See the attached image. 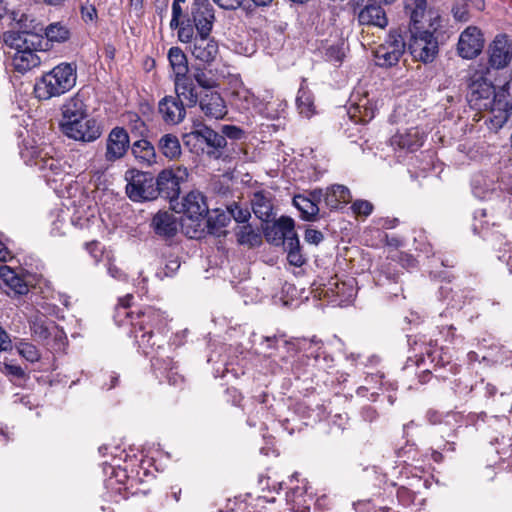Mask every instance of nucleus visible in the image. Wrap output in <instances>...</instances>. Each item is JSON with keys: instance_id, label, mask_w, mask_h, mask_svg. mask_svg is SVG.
<instances>
[{"instance_id": "37998d69", "label": "nucleus", "mask_w": 512, "mask_h": 512, "mask_svg": "<svg viewBox=\"0 0 512 512\" xmlns=\"http://www.w3.org/2000/svg\"><path fill=\"white\" fill-rule=\"evenodd\" d=\"M67 138L86 144L96 141L101 136V130H63Z\"/></svg>"}, {"instance_id": "de8ad7c7", "label": "nucleus", "mask_w": 512, "mask_h": 512, "mask_svg": "<svg viewBox=\"0 0 512 512\" xmlns=\"http://www.w3.org/2000/svg\"><path fill=\"white\" fill-rule=\"evenodd\" d=\"M472 190L476 197L484 199L495 190V184L492 181L488 184L482 176H477L472 181Z\"/></svg>"}, {"instance_id": "69168bd1", "label": "nucleus", "mask_w": 512, "mask_h": 512, "mask_svg": "<svg viewBox=\"0 0 512 512\" xmlns=\"http://www.w3.org/2000/svg\"><path fill=\"white\" fill-rule=\"evenodd\" d=\"M219 7L227 10L239 8L243 0H213Z\"/></svg>"}, {"instance_id": "2f4dec72", "label": "nucleus", "mask_w": 512, "mask_h": 512, "mask_svg": "<svg viewBox=\"0 0 512 512\" xmlns=\"http://www.w3.org/2000/svg\"><path fill=\"white\" fill-rule=\"evenodd\" d=\"M0 280L1 285L15 295H24L29 291L27 283L9 266H0Z\"/></svg>"}, {"instance_id": "f704fd0d", "label": "nucleus", "mask_w": 512, "mask_h": 512, "mask_svg": "<svg viewBox=\"0 0 512 512\" xmlns=\"http://www.w3.org/2000/svg\"><path fill=\"white\" fill-rule=\"evenodd\" d=\"M429 361L433 365L434 370L437 368H445L451 364V357L443 348L433 347L429 345L425 348V355L421 357V362Z\"/></svg>"}, {"instance_id": "c9c22d12", "label": "nucleus", "mask_w": 512, "mask_h": 512, "mask_svg": "<svg viewBox=\"0 0 512 512\" xmlns=\"http://www.w3.org/2000/svg\"><path fill=\"white\" fill-rule=\"evenodd\" d=\"M293 205L299 210L301 217L306 221H313L319 213V207L312 202L306 195H295L293 197Z\"/></svg>"}, {"instance_id": "1a4fd4ad", "label": "nucleus", "mask_w": 512, "mask_h": 512, "mask_svg": "<svg viewBox=\"0 0 512 512\" xmlns=\"http://www.w3.org/2000/svg\"><path fill=\"white\" fill-rule=\"evenodd\" d=\"M188 176V169L181 165L162 170L154 179L158 196L173 202L179 197L180 185L187 181Z\"/></svg>"}, {"instance_id": "cd10ccee", "label": "nucleus", "mask_w": 512, "mask_h": 512, "mask_svg": "<svg viewBox=\"0 0 512 512\" xmlns=\"http://www.w3.org/2000/svg\"><path fill=\"white\" fill-rule=\"evenodd\" d=\"M193 8L192 17L197 31L196 36H210L215 20L214 10L210 4L196 5Z\"/></svg>"}, {"instance_id": "0e129e2a", "label": "nucleus", "mask_w": 512, "mask_h": 512, "mask_svg": "<svg viewBox=\"0 0 512 512\" xmlns=\"http://www.w3.org/2000/svg\"><path fill=\"white\" fill-rule=\"evenodd\" d=\"M12 349V341L5 329L0 326V351H8Z\"/></svg>"}, {"instance_id": "a19ab883", "label": "nucleus", "mask_w": 512, "mask_h": 512, "mask_svg": "<svg viewBox=\"0 0 512 512\" xmlns=\"http://www.w3.org/2000/svg\"><path fill=\"white\" fill-rule=\"evenodd\" d=\"M237 241L240 245L256 247L262 243V237L250 224L242 225L236 231Z\"/></svg>"}, {"instance_id": "6e6d98bb", "label": "nucleus", "mask_w": 512, "mask_h": 512, "mask_svg": "<svg viewBox=\"0 0 512 512\" xmlns=\"http://www.w3.org/2000/svg\"><path fill=\"white\" fill-rule=\"evenodd\" d=\"M325 57L330 62L340 64L345 57V52L342 46L332 45L326 49Z\"/></svg>"}, {"instance_id": "423d86ee", "label": "nucleus", "mask_w": 512, "mask_h": 512, "mask_svg": "<svg viewBox=\"0 0 512 512\" xmlns=\"http://www.w3.org/2000/svg\"><path fill=\"white\" fill-rule=\"evenodd\" d=\"M126 193L134 202L150 201L158 197L155 181L151 174L138 170H128Z\"/></svg>"}, {"instance_id": "412c9836", "label": "nucleus", "mask_w": 512, "mask_h": 512, "mask_svg": "<svg viewBox=\"0 0 512 512\" xmlns=\"http://www.w3.org/2000/svg\"><path fill=\"white\" fill-rule=\"evenodd\" d=\"M185 143L190 144L191 141H195L199 149L205 151L207 148V154L212 155L214 151L219 148H223L226 145V138L223 134L218 133L216 130H191L189 134L184 135Z\"/></svg>"}, {"instance_id": "aec40b11", "label": "nucleus", "mask_w": 512, "mask_h": 512, "mask_svg": "<svg viewBox=\"0 0 512 512\" xmlns=\"http://www.w3.org/2000/svg\"><path fill=\"white\" fill-rule=\"evenodd\" d=\"M284 348L290 354L289 357L294 358L292 361L289 358L283 357L282 361L286 370H291L297 377L311 373L313 371V360L306 357V351L298 347V343L285 342Z\"/></svg>"}, {"instance_id": "4be33fe9", "label": "nucleus", "mask_w": 512, "mask_h": 512, "mask_svg": "<svg viewBox=\"0 0 512 512\" xmlns=\"http://www.w3.org/2000/svg\"><path fill=\"white\" fill-rule=\"evenodd\" d=\"M183 97L166 96L159 102V112L167 125H178L185 117Z\"/></svg>"}, {"instance_id": "b1692460", "label": "nucleus", "mask_w": 512, "mask_h": 512, "mask_svg": "<svg viewBox=\"0 0 512 512\" xmlns=\"http://www.w3.org/2000/svg\"><path fill=\"white\" fill-rule=\"evenodd\" d=\"M191 52L197 60L209 64L218 55V43L210 36H195Z\"/></svg>"}, {"instance_id": "79ce46f5", "label": "nucleus", "mask_w": 512, "mask_h": 512, "mask_svg": "<svg viewBox=\"0 0 512 512\" xmlns=\"http://www.w3.org/2000/svg\"><path fill=\"white\" fill-rule=\"evenodd\" d=\"M159 150L166 158L176 159L181 154L179 139L172 134L162 136L159 140Z\"/></svg>"}, {"instance_id": "58836bf2", "label": "nucleus", "mask_w": 512, "mask_h": 512, "mask_svg": "<svg viewBox=\"0 0 512 512\" xmlns=\"http://www.w3.org/2000/svg\"><path fill=\"white\" fill-rule=\"evenodd\" d=\"M283 246L287 252V260L289 264L295 267H301L305 263L306 259L301 253L300 241L297 234L289 237L288 241H285Z\"/></svg>"}, {"instance_id": "a211bd4d", "label": "nucleus", "mask_w": 512, "mask_h": 512, "mask_svg": "<svg viewBox=\"0 0 512 512\" xmlns=\"http://www.w3.org/2000/svg\"><path fill=\"white\" fill-rule=\"evenodd\" d=\"M180 212L199 225L209 213L205 196L199 191L189 192L182 199Z\"/></svg>"}, {"instance_id": "72a5a7b5", "label": "nucleus", "mask_w": 512, "mask_h": 512, "mask_svg": "<svg viewBox=\"0 0 512 512\" xmlns=\"http://www.w3.org/2000/svg\"><path fill=\"white\" fill-rule=\"evenodd\" d=\"M252 210L257 218L268 221L272 216L271 194L264 191L254 193L251 199Z\"/></svg>"}, {"instance_id": "c03bdc74", "label": "nucleus", "mask_w": 512, "mask_h": 512, "mask_svg": "<svg viewBox=\"0 0 512 512\" xmlns=\"http://www.w3.org/2000/svg\"><path fill=\"white\" fill-rule=\"evenodd\" d=\"M233 100L236 104L240 105L243 109H250L256 107L257 99L254 94L245 87H239L232 92Z\"/></svg>"}, {"instance_id": "864d4df0", "label": "nucleus", "mask_w": 512, "mask_h": 512, "mask_svg": "<svg viewBox=\"0 0 512 512\" xmlns=\"http://www.w3.org/2000/svg\"><path fill=\"white\" fill-rule=\"evenodd\" d=\"M194 27L189 23H181L178 29V39L182 43H194L195 39Z\"/></svg>"}, {"instance_id": "bf43d9fd", "label": "nucleus", "mask_w": 512, "mask_h": 512, "mask_svg": "<svg viewBox=\"0 0 512 512\" xmlns=\"http://www.w3.org/2000/svg\"><path fill=\"white\" fill-rule=\"evenodd\" d=\"M455 330L453 324H441L439 326V333L443 335L446 341L451 343L456 339Z\"/></svg>"}, {"instance_id": "7ed1b4c3", "label": "nucleus", "mask_w": 512, "mask_h": 512, "mask_svg": "<svg viewBox=\"0 0 512 512\" xmlns=\"http://www.w3.org/2000/svg\"><path fill=\"white\" fill-rule=\"evenodd\" d=\"M5 43L15 49L12 56V65L19 73H26L38 67L41 58L37 54V47L41 46V38L27 30L10 31L5 34Z\"/></svg>"}, {"instance_id": "f03ea898", "label": "nucleus", "mask_w": 512, "mask_h": 512, "mask_svg": "<svg viewBox=\"0 0 512 512\" xmlns=\"http://www.w3.org/2000/svg\"><path fill=\"white\" fill-rule=\"evenodd\" d=\"M506 84L498 92L491 81L476 72L469 85V102L479 109H490L489 120L494 128H502L512 118V105L506 100Z\"/></svg>"}, {"instance_id": "bb28decb", "label": "nucleus", "mask_w": 512, "mask_h": 512, "mask_svg": "<svg viewBox=\"0 0 512 512\" xmlns=\"http://www.w3.org/2000/svg\"><path fill=\"white\" fill-rule=\"evenodd\" d=\"M356 292L355 279L353 278L345 281L334 279L329 282L327 288V294L334 297L335 301L341 306L350 303L355 298Z\"/></svg>"}, {"instance_id": "9d476101", "label": "nucleus", "mask_w": 512, "mask_h": 512, "mask_svg": "<svg viewBox=\"0 0 512 512\" xmlns=\"http://www.w3.org/2000/svg\"><path fill=\"white\" fill-rule=\"evenodd\" d=\"M375 109L374 97L362 87H358L350 96L347 115L353 124L366 125L374 118Z\"/></svg>"}, {"instance_id": "7c9ffc66", "label": "nucleus", "mask_w": 512, "mask_h": 512, "mask_svg": "<svg viewBox=\"0 0 512 512\" xmlns=\"http://www.w3.org/2000/svg\"><path fill=\"white\" fill-rule=\"evenodd\" d=\"M403 7L409 18L410 29H420L427 12V0H403Z\"/></svg>"}, {"instance_id": "ddd939ff", "label": "nucleus", "mask_w": 512, "mask_h": 512, "mask_svg": "<svg viewBox=\"0 0 512 512\" xmlns=\"http://www.w3.org/2000/svg\"><path fill=\"white\" fill-rule=\"evenodd\" d=\"M487 53L490 67L504 69L512 60V42L507 35L499 34L489 44Z\"/></svg>"}, {"instance_id": "13d9d810", "label": "nucleus", "mask_w": 512, "mask_h": 512, "mask_svg": "<svg viewBox=\"0 0 512 512\" xmlns=\"http://www.w3.org/2000/svg\"><path fill=\"white\" fill-rule=\"evenodd\" d=\"M437 449H433L431 453V458L439 463L443 460V454L442 452H452L449 450V445H447V440L445 442L437 441L435 443Z\"/></svg>"}, {"instance_id": "0eeeda50", "label": "nucleus", "mask_w": 512, "mask_h": 512, "mask_svg": "<svg viewBox=\"0 0 512 512\" xmlns=\"http://www.w3.org/2000/svg\"><path fill=\"white\" fill-rule=\"evenodd\" d=\"M407 44L401 31L390 30L385 41L380 44L374 53L376 64L380 67L396 65L406 51Z\"/></svg>"}, {"instance_id": "f3484780", "label": "nucleus", "mask_w": 512, "mask_h": 512, "mask_svg": "<svg viewBox=\"0 0 512 512\" xmlns=\"http://www.w3.org/2000/svg\"><path fill=\"white\" fill-rule=\"evenodd\" d=\"M179 225V218L173 212L159 210L153 215L149 226L158 238L169 240L176 236Z\"/></svg>"}, {"instance_id": "603ef678", "label": "nucleus", "mask_w": 512, "mask_h": 512, "mask_svg": "<svg viewBox=\"0 0 512 512\" xmlns=\"http://www.w3.org/2000/svg\"><path fill=\"white\" fill-rule=\"evenodd\" d=\"M193 78L205 90H211L217 85L216 80L202 69H196Z\"/></svg>"}, {"instance_id": "a878e982", "label": "nucleus", "mask_w": 512, "mask_h": 512, "mask_svg": "<svg viewBox=\"0 0 512 512\" xmlns=\"http://www.w3.org/2000/svg\"><path fill=\"white\" fill-rule=\"evenodd\" d=\"M358 21L360 25L374 26L381 29L388 25V18L383 5L369 2L359 11Z\"/></svg>"}, {"instance_id": "dca6fc26", "label": "nucleus", "mask_w": 512, "mask_h": 512, "mask_svg": "<svg viewBox=\"0 0 512 512\" xmlns=\"http://www.w3.org/2000/svg\"><path fill=\"white\" fill-rule=\"evenodd\" d=\"M33 165L43 173V177L48 183L63 181L71 168L66 161L48 156L47 152H44Z\"/></svg>"}, {"instance_id": "5fc2aeb1", "label": "nucleus", "mask_w": 512, "mask_h": 512, "mask_svg": "<svg viewBox=\"0 0 512 512\" xmlns=\"http://www.w3.org/2000/svg\"><path fill=\"white\" fill-rule=\"evenodd\" d=\"M351 209L358 216H369L373 212V204L367 200H356Z\"/></svg>"}, {"instance_id": "f8f14e48", "label": "nucleus", "mask_w": 512, "mask_h": 512, "mask_svg": "<svg viewBox=\"0 0 512 512\" xmlns=\"http://www.w3.org/2000/svg\"><path fill=\"white\" fill-rule=\"evenodd\" d=\"M484 36L476 26H468L459 36L457 52L463 59H474L483 50Z\"/></svg>"}, {"instance_id": "473e14b6", "label": "nucleus", "mask_w": 512, "mask_h": 512, "mask_svg": "<svg viewBox=\"0 0 512 512\" xmlns=\"http://www.w3.org/2000/svg\"><path fill=\"white\" fill-rule=\"evenodd\" d=\"M352 195L348 187L334 184L325 191V204L330 209H338L341 205L351 201Z\"/></svg>"}, {"instance_id": "3c124183", "label": "nucleus", "mask_w": 512, "mask_h": 512, "mask_svg": "<svg viewBox=\"0 0 512 512\" xmlns=\"http://www.w3.org/2000/svg\"><path fill=\"white\" fill-rule=\"evenodd\" d=\"M229 217H233L239 223H245L249 220L251 214L247 208H242L237 203L227 207Z\"/></svg>"}, {"instance_id": "09e8293b", "label": "nucleus", "mask_w": 512, "mask_h": 512, "mask_svg": "<svg viewBox=\"0 0 512 512\" xmlns=\"http://www.w3.org/2000/svg\"><path fill=\"white\" fill-rule=\"evenodd\" d=\"M496 453L499 455L501 460H506L512 458V438L507 436H502L501 438H496L494 442Z\"/></svg>"}, {"instance_id": "e433bc0d", "label": "nucleus", "mask_w": 512, "mask_h": 512, "mask_svg": "<svg viewBox=\"0 0 512 512\" xmlns=\"http://www.w3.org/2000/svg\"><path fill=\"white\" fill-rule=\"evenodd\" d=\"M296 105L299 115L303 118L310 119L316 114L314 98L310 91L305 89L303 86L298 90Z\"/></svg>"}, {"instance_id": "c85d7f7f", "label": "nucleus", "mask_w": 512, "mask_h": 512, "mask_svg": "<svg viewBox=\"0 0 512 512\" xmlns=\"http://www.w3.org/2000/svg\"><path fill=\"white\" fill-rule=\"evenodd\" d=\"M200 108L207 117L221 119L226 114L224 100L217 92L210 91L199 100Z\"/></svg>"}, {"instance_id": "338daca9", "label": "nucleus", "mask_w": 512, "mask_h": 512, "mask_svg": "<svg viewBox=\"0 0 512 512\" xmlns=\"http://www.w3.org/2000/svg\"><path fill=\"white\" fill-rule=\"evenodd\" d=\"M453 16L456 20L466 22L469 19L468 10L465 6H457L452 9Z\"/></svg>"}, {"instance_id": "6ab92c4d", "label": "nucleus", "mask_w": 512, "mask_h": 512, "mask_svg": "<svg viewBox=\"0 0 512 512\" xmlns=\"http://www.w3.org/2000/svg\"><path fill=\"white\" fill-rule=\"evenodd\" d=\"M298 347L305 350V356L313 360V369L327 370L333 366L334 359L324 350L321 340L302 339L298 341Z\"/></svg>"}, {"instance_id": "9b49d317", "label": "nucleus", "mask_w": 512, "mask_h": 512, "mask_svg": "<svg viewBox=\"0 0 512 512\" xmlns=\"http://www.w3.org/2000/svg\"><path fill=\"white\" fill-rule=\"evenodd\" d=\"M408 50L416 61L431 63L438 54V41L430 31L411 28Z\"/></svg>"}, {"instance_id": "a18cd8bd", "label": "nucleus", "mask_w": 512, "mask_h": 512, "mask_svg": "<svg viewBox=\"0 0 512 512\" xmlns=\"http://www.w3.org/2000/svg\"><path fill=\"white\" fill-rule=\"evenodd\" d=\"M287 501L292 505L291 509L295 512H310V506L300 488L293 489L287 494Z\"/></svg>"}, {"instance_id": "e2e57ef3", "label": "nucleus", "mask_w": 512, "mask_h": 512, "mask_svg": "<svg viewBox=\"0 0 512 512\" xmlns=\"http://www.w3.org/2000/svg\"><path fill=\"white\" fill-rule=\"evenodd\" d=\"M112 469V477L109 479V482H112V479L115 478L117 482L120 484H124L125 480L127 479L126 470L121 468L120 466L116 465H110L109 466Z\"/></svg>"}, {"instance_id": "4c0bfd02", "label": "nucleus", "mask_w": 512, "mask_h": 512, "mask_svg": "<svg viewBox=\"0 0 512 512\" xmlns=\"http://www.w3.org/2000/svg\"><path fill=\"white\" fill-rule=\"evenodd\" d=\"M132 153L143 164L151 165L155 162L156 153L154 146L145 139L133 143Z\"/></svg>"}, {"instance_id": "20e7f679", "label": "nucleus", "mask_w": 512, "mask_h": 512, "mask_svg": "<svg viewBox=\"0 0 512 512\" xmlns=\"http://www.w3.org/2000/svg\"><path fill=\"white\" fill-rule=\"evenodd\" d=\"M75 67L61 63L45 73L35 84L34 92L39 100H49L70 91L76 84Z\"/></svg>"}, {"instance_id": "680f3d73", "label": "nucleus", "mask_w": 512, "mask_h": 512, "mask_svg": "<svg viewBox=\"0 0 512 512\" xmlns=\"http://www.w3.org/2000/svg\"><path fill=\"white\" fill-rule=\"evenodd\" d=\"M102 378H103L102 388L106 389V390H110L117 385L119 376L115 372H110V373L103 374Z\"/></svg>"}, {"instance_id": "6e6552de", "label": "nucleus", "mask_w": 512, "mask_h": 512, "mask_svg": "<svg viewBox=\"0 0 512 512\" xmlns=\"http://www.w3.org/2000/svg\"><path fill=\"white\" fill-rule=\"evenodd\" d=\"M85 100V95L81 91L65 100L61 106L60 128L78 127L83 123L86 128H91L88 121L89 109Z\"/></svg>"}, {"instance_id": "49530a36", "label": "nucleus", "mask_w": 512, "mask_h": 512, "mask_svg": "<svg viewBox=\"0 0 512 512\" xmlns=\"http://www.w3.org/2000/svg\"><path fill=\"white\" fill-rule=\"evenodd\" d=\"M45 34L48 40L55 42H64L70 36L68 28L60 23H52L47 26Z\"/></svg>"}, {"instance_id": "4468645a", "label": "nucleus", "mask_w": 512, "mask_h": 512, "mask_svg": "<svg viewBox=\"0 0 512 512\" xmlns=\"http://www.w3.org/2000/svg\"><path fill=\"white\" fill-rule=\"evenodd\" d=\"M426 419L432 425L449 426V433L447 434L449 439L447 440V445H449V450L455 451L454 439L457 436L458 428L462 426L463 415L460 412L455 411L443 413L435 409H429L426 412Z\"/></svg>"}, {"instance_id": "774afa93", "label": "nucleus", "mask_w": 512, "mask_h": 512, "mask_svg": "<svg viewBox=\"0 0 512 512\" xmlns=\"http://www.w3.org/2000/svg\"><path fill=\"white\" fill-rule=\"evenodd\" d=\"M4 369L7 375H11L16 378H22L25 375L24 370L18 365L6 364Z\"/></svg>"}, {"instance_id": "4d7b16f0", "label": "nucleus", "mask_w": 512, "mask_h": 512, "mask_svg": "<svg viewBox=\"0 0 512 512\" xmlns=\"http://www.w3.org/2000/svg\"><path fill=\"white\" fill-rule=\"evenodd\" d=\"M81 17L84 22H92L97 18V10L93 4L86 2L81 6Z\"/></svg>"}, {"instance_id": "5701e85b", "label": "nucleus", "mask_w": 512, "mask_h": 512, "mask_svg": "<svg viewBox=\"0 0 512 512\" xmlns=\"http://www.w3.org/2000/svg\"><path fill=\"white\" fill-rule=\"evenodd\" d=\"M129 147L130 140L126 130H111L106 143V160L115 162L121 159Z\"/></svg>"}, {"instance_id": "2eb2a0df", "label": "nucleus", "mask_w": 512, "mask_h": 512, "mask_svg": "<svg viewBox=\"0 0 512 512\" xmlns=\"http://www.w3.org/2000/svg\"><path fill=\"white\" fill-rule=\"evenodd\" d=\"M18 140L21 158L27 165H33L44 153L38 130H21Z\"/></svg>"}, {"instance_id": "052dcab7", "label": "nucleus", "mask_w": 512, "mask_h": 512, "mask_svg": "<svg viewBox=\"0 0 512 512\" xmlns=\"http://www.w3.org/2000/svg\"><path fill=\"white\" fill-rule=\"evenodd\" d=\"M324 236L321 231L315 229H307L305 232V240L310 244L318 245L322 242Z\"/></svg>"}, {"instance_id": "8fccbe9b", "label": "nucleus", "mask_w": 512, "mask_h": 512, "mask_svg": "<svg viewBox=\"0 0 512 512\" xmlns=\"http://www.w3.org/2000/svg\"><path fill=\"white\" fill-rule=\"evenodd\" d=\"M18 353L27 361L34 363L39 361L41 355L37 347L28 342H20L17 345Z\"/></svg>"}, {"instance_id": "393cba45", "label": "nucleus", "mask_w": 512, "mask_h": 512, "mask_svg": "<svg viewBox=\"0 0 512 512\" xmlns=\"http://www.w3.org/2000/svg\"><path fill=\"white\" fill-rule=\"evenodd\" d=\"M295 234V222L288 216H281L271 228L265 231L266 239L277 245H284L285 241H288V238Z\"/></svg>"}, {"instance_id": "f257e3e1", "label": "nucleus", "mask_w": 512, "mask_h": 512, "mask_svg": "<svg viewBox=\"0 0 512 512\" xmlns=\"http://www.w3.org/2000/svg\"><path fill=\"white\" fill-rule=\"evenodd\" d=\"M132 295L128 294L120 299L116 308L115 321L118 325H130V335L134 338L139 351L151 358V365L155 371H159L172 386H180L184 378L177 371L171 360L160 359L158 356L164 350L165 330L168 318L165 312L148 307L136 314L127 309Z\"/></svg>"}, {"instance_id": "39448f33", "label": "nucleus", "mask_w": 512, "mask_h": 512, "mask_svg": "<svg viewBox=\"0 0 512 512\" xmlns=\"http://www.w3.org/2000/svg\"><path fill=\"white\" fill-rule=\"evenodd\" d=\"M168 60L174 74L175 91L178 97H183L189 106H195L200 94L195 85L187 76L189 71L186 54L179 47H171L168 51Z\"/></svg>"}, {"instance_id": "c756f323", "label": "nucleus", "mask_w": 512, "mask_h": 512, "mask_svg": "<svg viewBox=\"0 0 512 512\" xmlns=\"http://www.w3.org/2000/svg\"><path fill=\"white\" fill-rule=\"evenodd\" d=\"M423 138L418 130H396L390 138V144L394 148L414 151L422 146Z\"/></svg>"}, {"instance_id": "ea45409f", "label": "nucleus", "mask_w": 512, "mask_h": 512, "mask_svg": "<svg viewBox=\"0 0 512 512\" xmlns=\"http://www.w3.org/2000/svg\"><path fill=\"white\" fill-rule=\"evenodd\" d=\"M206 217L207 230L213 235H220L222 233V229L226 227L230 221L228 213L219 209L213 210L211 213L209 212Z\"/></svg>"}]
</instances>
